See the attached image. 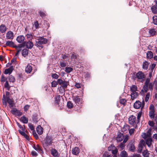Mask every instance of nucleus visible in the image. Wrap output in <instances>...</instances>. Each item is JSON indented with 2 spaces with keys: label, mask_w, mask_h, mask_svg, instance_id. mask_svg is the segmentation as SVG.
<instances>
[{
  "label": "nucleus",
  "mask_w": 157,
  "mask_h": 157,
  "mask_svg": "<svg viewBox=\"0 0 157 157\" xmlns=\"http://www.w3.org/2000/svg\"><path fill=\"white\" fill-rule=\"evenodd\" d=\"M152 142L151 137L147 138L145 142L144 140L142 139L138 145L137 152L141 153L142 151L143 147H145L146 144H147L149 147H151Z\"/></svg>",
  "instance_id": "obj_1"
},
{
  "label": "nucleus",
  "mask_w": 157,
  "mask_h": 157,
  "mask_svg": "<svg viewBox=\"0 0 157 157\" xmlns=\"http://www.w3.org/2000/svg\"><path fill=\"white\" fill-rule=\"evenodd\" d=\"M48 42V40L44 37H40L35 40V45L40 50L43 48V44H46Z\"/></svg>",
  "instance_id": "obj_2"
},
{
  "label": "nucleus",
  "mask_w": 157,
  "mask_h": 157,
  "mask_svg": "<svg viewBox=\"0 0 157 157\" xmlns=\"http://www.w3.org/2000/svg\"><path fill=\"white\" fill-rule=\"evenodd\" d=\"M150 78H147L146 79L143 87V89L145 93L147 92L148 88L150 90H153L154 83L150 82Z\"/></svg>",
  "instance_id": "obj_3"
},
{
  "label": "nucleus",
  "mask_w": 157,
  "mask_h": 157,
  "mask_svg": "<svg viewBox=\"0 0 157 157\" xmlns=\"http://www.w3.org/2000/svg\"><path fill=\"white\" fill-rule=\"evenodd\" d=\"M56 106L59 107L60 109L63 108V99L60 95L57 96L55 98V103Z\"/></svg>",
  "instance_id": "obj_4"
},
{
  "label": "nucleus",
  "mask_w": 157,
  "mask_h": 157,
  "mask_svg": "<svg viewBox=\"0 0 157 157\" xmlns=\"http://www.w3.org/2000/svg\"><path fill=\"white\" fill-rule=\"evenodd\" d=\"M6 101L9 105L10 107H13L14 106L15 104L12 99L10 98V93L8 91H6Z\"/></svg>",
  "instance_id": "obj_5"
},
{
  "label": "nucleus",
  "mask_w": 157,
  "mask_h": 157,
  "mask_svg": "<svg viewBox=\"0 0 157 157\" xmlns=\"http://www.w3.org/2000/svg\"><path fill=\"white\" fill-rule=\"evenodd\" d=\"M149 109V116L151 119H154L155 115V110L154 106L153 104H151L150 105Z\"/></svg>",
  "instance_id": "obj_6"
},
{
  "label": "nucleus",
  "mask_w": 157,
  "mask_h": 157,
  "mask_svg": "<svg viewBox=\"0 0 157 157\" xmlns=\"http://www.w3.org/2000/svg\"><path fill=\"white\" fill-rule=\"evenodd\" d=\"M52 139L50 136H47L44 140V143L43 144V146H48L52 145Z\"/></svg>",
  "instance_id": "obj_7"
},
{
  "label": "nucleus",
  "mask_w": 157,
  "mask_h": 157,
  "mask_svg": "<svg viewBox=\"0 0 157 157\" xmlns=\"http://www.w3.org/2000/svg\"><path fill=\"white\" fill-rule=\"evenodd\" d=\"M57 82L64 89L66 88L69 82L67 81H65L62 79L59 78L57 80Z\"/></svg>",
  "instance_id": "obj_8"
},
{
  "label": "nucleus",
  "mask_w": 157,
  "mask_h": 157,
  "mask_svg": "<svg viewBox=\"0 0 157 157\" xmlns=\"http://www.w3.org/2000/svg\"><path fill=\"white\" fill-rule=\"evenodd\" d=\"M72 98L74 101L78 105H81L82 103V99L79 96H73Z\"/></svg>",
  "instance_id": "obj_9"
},
{
  "label": "nucleus",
  "mask_w": 157,
  "mask_h": 157,
  "mask_svg": "<svg viewBox=\"0 0 157 157\" xmlns=\"http://www.w3.org/2000/svg\"><path fill=\"white\" fill-rule=\"evenodd\" d=\"M144 105V101H143V103L139 101H136L134 104V107L136 109H139L140 107L141 109L143 108Z\"/></svg>",
  "instance_id": "obj_10"
},
{
  "label": "nucleus",
  "mask_w": 157,
  "mask_h": 157,
  "mask_svg": "<svg viewBox=\"0 0 157 157\" xmlns=\"http://www.w3.org/2000/svg\"><path fill=\"white\" fill-rule=\"evenodd\" d=\"M148 37H153L157 34V32L156 30L154 28H151L148 29Z\"/></svg>",
  "instance_id": "obj_11"
},
{
  "label": "nucleus",
  "mask_w": 157,
  "mask_h": 157,
  "mask_svg": "<svg viewBox=\"0 0 157 157\" xmlns=\"http://www.w3.org/2000/svg\"><path fill=\"white\" fill-rule=\"evenodd\" d=\"M136 117L133 115L130 116L128 118V123L131 124L133 125L136 123Z\"/></svg>",
  "instance_id": "obj_12"
},
{
  "label": "nucleus",
  "mask_w": 157,
  "mask_h": 157,
  "mask_svg": "<svg viewBox=\"0 0 157 157\" xmlns=\"http://www.w3.org/2000/svg\"><path fill=\"white\" fill-rule=\"evenodd\" d=\"M11 112L13 114L15 115L20 116L22 115V113L16 108H12Z\"/></svg>",
  "instance_id": "obj_13"
},
{
  "label": "nucleus",
  "mask_w": 157,
  "mask_h": 157,
  "mask_svg": "<svg viewBox=\"0 0 157 157\" xmlns=\"http://www.w3.org/2000/svg\"><path fill=\"white\" fill-rule=\"evenodd\" d=\"M127 147L129 151L132 152L135 151L136 148L133 142H129Z\"/></svg>",
  "instance_id": "obj_14"
},
{
  "label": "nucleus",
  "mask_w": 157,
  "mask_h": 157,
  "mask_svg": "<svg viewBox=\"0 0 157 157\" xmlns=\"http://www.w3.org/2000/svg\"><path fill=\"white\" fill-rule=\"evenodd\" d=\"M6 36V38L10 40H12L14 37L13 33L12 31H9L7 32Z\"/></svg>",
  "instance_id": "obj_15"
},
{
  "label": "nucleus",
  "mask_w": 157,
  "mask_h": 157,
  "mask_svg": "<svg viewBox=\"0 0 157 157\" xmlns=\"http://www.w3.org/2000/svg\"><path fill=\"white\" fill-rule=\"evenodd\" d=\"M33 147L35 150L37 151L40 154H42L43 153V151L41 148V147L38 144H37L36 146L35 145H34Z\"/></svg>",
  "instance_id": "obj_16"
},
{
  "label": "nucleus",
  "mask_w": 157,
  "mask_h": 157,
  "mask_svg": "<svg viewBox=\"0 0 157 157\" xmlns=\"http://www.w3.org/2000/svg\"><path fill=\"white\" fill-rule=\"evenodd\" d=\"M136 76L138 79H140L144 78L145 77L144 73L142 72L141 71H139L136 73Z\"/></svg>",
  "instance_id": "obj_17"
},
{
  "label": "nucleus",
  "mask_w": 157,
  "mask_h": 157,
  "mask_svg": "<svg viewBox=\"0 0 157 157\" xmlns=\"http://www.w3.org/2000/svg\"><path fill=\"white\" fill-rule=\"evenodd\" d=\"M80 152L79 149L78 147H75L73 148L72 150V153L73 154L75 155H78Z\"/></svg>",
  "instance_id": "obj_18"
},
{
  "label": "nucleus",
  "mask_w": 157,
  "mask_h": 157,
  "mask_svg": "<svg viewBox=\"0 0 157 157\" xmlns=\"http://www.w3.org/2000/svg\"><path fill=\"white\" fill-rule=\"evenodd\" d=\"M13 70V66H11L8 68L6 69L5 70L4 73L5 74H10L12 72Z\"/></svg>",
  "instance_id": "obj_19"
},
{
  "label": "nucleus",
  "mask_w": 157,
  "mask_h": 157,
  "mask_svg": "<svg viewBox=\"0 0 157 157\" xmlns=\"http://www.w3.org/2000/svg\"><path fill=\"white\" fill-rule=\"evenodd\" d=\"M25 37L23 36L20 35L18 36L16 39V40L19 43H23L24 41Z\"/></svg>",
  "instance_id": "obj_20"
},
{
  "label": "nucleus",
  "mask_w": 157,
  "mask_h": 157,
  "mask_svg": "<svg viewBox=\"0 0 157 157\" xmlns=\"http://www.w3.org/2000/svg\"><path fill=\"white\" fill-rule=\"evenodd\" d=\"M26 48L28 49H31L33 46V44L32 41H29L26 42H25V45Z\"/></svg>",
  "instance_id": "obj_21"
},
{
  "label": "nucleus",
  "mask_w": 157,
  "mask_h": 157,
  "mask_svg": "<svg viewBox=\"0 0 157 157\" xmlns=\"http://www.w3.org/2000/svg\"><path fill=\"white\" fill-rule=\"evenodd\" d=\"M124 136L123 134L120 133L117 136V140L118 142H120L124 138Z\"/></svg>",
  "instance_id": "obj_22"
},
{
  "label": "nucleus",
  "mask_w": 157,
  "mask_h": 157,
  "mask_svg": "<svg viewBox=\"0 0 157 157\" xmlns=\"http://www.w3.org/2000/svg\"><path fill=\"white\" fill-rule=\"evenodd\" d=\"M5 44L6 46L13 47V48L17 47V45H15L14 43L12 41H7Z\"/></svg>",
  "instance_id": "obj_23"
},
{
  "label": "nucleus",
  "mask_w": 157,
  "mask_h": 157,
  "mask_svg": "<svg viewBox=\"0 0 157 157\" xmlns=\"http://www.w3.org/2000/svg\"><path fill=\"white\" fill-rule=\"evenodd\" d=\"M149 63L146 61H145L142 64V68L144 70H147L148 69Z\"/></svg>",
  "instance_id": "obj_24"
},
{
  "label": "nucleus",
  "mask_w": 157,
  "mask_h": 157,
  "mask_svg": "<svg viewBox=\"0 0 157 157\" xmlns=\"http://www.w3.org/2000/svg\"><path fill=\"white\" fill-rule=\"evenodd\" d=\"M36 131L39 134L41 135L43 133V129L40 125L38 126L36 128Z\"/></svg>",
  "instance_id": "obj_25"
},
{
  "label": "nucleus",
  "mask_w": 157,
  "mask_h": 157,
  "mask_svg": "<svg viewBox=\"0 0 157 157\" xmlns=\"http://www.w3.org/2000/svg\"><path fill=\"white\" fill-rule=\"evenodd\" d=\"M18 132L22 136H24V137L27 140H30L29 136L25 133V132L22 131L21 130H18Z\"/></svg>",
  "instance_id": "obj_26"
},
{
  "label": "nucleus",
  "mask_w": 157,
  "mask_h": 157,
  "mask_svg": "<svg viewBox=\"0 0 157 157\" xmlns=\"http://www.w3.org/2000/svg\"><path fill=\"white\" fill-rule=\"evenodd\" d=\"M32 70L31 66L28 64L26 67L25 71L27 73H30L31 72Z\"/></svg>",
  "instance_id": "obj_27"
},
{
  "label": "nucleus",
  "mask_w": 157,
  "mask_h": 157,
  "mask_svg": "<svg viewBox=\"0 0 157 157\" xmlns=\"http://www.w3.org/2000/svg\"><path fill=\"white\" fill-rule=\"evenodd\" d=\"M32 120L34 123H36L38 122L39 120V118L36 113H35L33 114Z\"/></svg>",
  "instance_id": "obj_28"
},
{
  "label": "nucleus",
  "mask_w": 157,
  "mask_h": 157,
  "mask_svg": "<svg viewBox=\"0 0 157 157\" xmlns=\"http://www.w3.org/2000/svg\"><path fill=\"white\" fill-rule=\"evenodd\" d=\"M29 51V50L27 49H24L21 52L22 56L25 57H26L28 55Z\"/></svg>",
  "instance_id": "obj_29"
},
{
  "label": "nucleus",
  "mask_w": 157,
  "mask_h": 157,
  "mask_svg": "<svg viewBox=\"0 0 157 157\" xmlns=\"http://www.w3.org/2000/svg\"><path fill=\"white\" fill-rule=\"evenodd\" d=\"M142 154L144 157H149L150 154L147 149H145L142 152Z\"/></svg>",
  "instance_id": "obj_30"
},
{
  "label": "nucleus",
  "mask_w": 157,
  "mask_h": 157,
  "mask_svg": "<svg viewBox=\"0 0 157 157\" xmlns=\"http://www.w3.org/2000/svg\"><path fill=\"white\" fill-rule=\"evenodd\" d=\"M6 30V28L5 25L2 24L0 26V32L2 33H5Z\"/></svg>",
  "instance_id": "obj_31"
},
{
  "label": "nucleus",
  "mask_w": 157,
  "mask_h": 157,
  "mask_svg": "<svg viewBox=\"0 0 157 157\" xmlns=\"http://www.w3.org/2000/svg\"><path fill=\"white\" fill-rule=\"evenodd\" d=\"M138 94L136 92H132L131 94V98L132 100H133L136 98L138 96Z\"/></svg>",
  "instance_id": "obj_32"
},
{
  "label": "nucleus",
  "mask_w": 157,
  "mask_h": 157,
  "mask_svg": "<svg viewBox=\"0 0 157 157\" xmlns=\"http://www.w3.org/2000/svg\"><path fill=\"white\" fill-rule=\"evenodd\" d=\"M153 57V54L151 51H149L147 53V59H150Z\"/></svg>",
  "instance_id": "obj_33"
},
{
  "label": "nucleus",
  "mask_w": 157,
  "mask_h": 157,
  "mask_svg": "<svg viewBox=\"0 0 157 157\" xmlns=\"http://www.w3.org/2000/svg\"><path fill=\"white\" fill-rule=\"evenodd\" d=\"M51 154L54 156L56 157L58 155L57 151L55 149H52L51 151Z\"/></svg>",
  "instance_id": "obj_34"
},
{
  "label": "nucleus",
  "mask_w": 157,
  "mask_h": 157,
  "mask_svg": "<svg viewBox=\"0 0 157 157\" xmlns=\"http://www.w3.org/2000/svg\"><path fill=\"white\" fill-rule=\"evenodd\" d=\"M8 80L10 82L13 83L15 81V77L12 75H10L8 77Z\"/></svg>",
  "instance_id": "obj_35"
},
{
  "label": "nucleus",
  "mask_w": 157,
  "mask_h": 157,
  "mask_svg": "<svg viewBox=\"0 0 157 157\" xmlns=\"http://www.w3.org/2000/svg\"><path fill=\"white\" fill-rule=\"evenodd\" d=\"M151 9L154 14H157V7L155 6H153L151 7Z\"/></svg>",
  "instance_id": "obj_36"
},
{
  "label": "nucleus",
  "mask_w": 157,
  "mask_h": 157,
  "mask_svg": "<svg viewBox=\"0 0 157 157\" xmlns=\"http://www.w3.org/2000/svg\"><path fill=\"white\" fill-rule=\"evenodd\" d=\"M137 87L136 85H132L130 88V90L132 92H136Z\"/></svg>",
  "instance_id": "obj_37"
},
{
  "label": "nucleus",
  "mask_w": 157,
  "mask_h": 157,
  "mask_svg": "<svg viewBox=\"0 0 157 157\" xmlns=\"http://www.w3.org/2000/svg\"><path fill=\"white\" fill-rule=\"evenodd\" d=\"M38 13L40 16L42 18H44L46 16V14L45 13L41 10H39L38 12Z\"/></svg>",
  "instance_id": "obj_38"
},
{
  "label": "nucleus",
  "mask_w": 157,
  "mask_h": 157,
  "mask_svg": "<svg viewBox=\"0 0 157 157\" xmlns=\"http://www.w3.org/2000/svg\"><path fill=\"white\" fill-rule=\"evenodd\" d=\"M21 120L24 123L27 124L28 122V118L24 116L21 117Z\"/></svg>",
  "instance_id": "obj_39"
},
{
  "label": "nucleus",
  "mask_w": 157,
  "mask_h": 157,
  "mask_svg": "<svg viewBox=\"0 0 157 157\" xmlns=\"http://www.w3.org/2000/svg\"><path fill=\"white\" fill-rule=\"evenodd\" d=\"M120 155L121 157H127L128 154L124 150L121 152Z\"/></svg>",
  "instance_id": "obj_40"
},
{
  "label": "nucleus",
  "mask_w": 157,
  "mask_h": 157,
  "mask_svg": "<svg viewBox=\"0 0 157 157\" xmlns=\"http://www.w3.org/2000/svg\"><path fill=\"white\" fill-rule=\"evenodd\" d=\"M152 22L154 25H157V16L154 15L152 17Z\"/></svg>",
  "instance_id": "obj_41"
},
{
  "label": "nucleus",
  "mask_w": 157,
  "mask_h": 157,
  "mask_svg": "<svg viewBox=\"0 0 157 157\" xmlns=\"http://www.w3.org/2000/svg\"><path fill=\"white\" fill-rule=\"evenodd\" d=\"M5 82H6L4 85V87L5 88H6L8 90H9L10 88V86L7 80H6Z\"/></svg>",
  "instance_id": "obj_42"
},
{
  "label": "nucleus",
  "mask_w": 157,
  "mask_h": 157,
  "mask_svg": "<svg viewBox=\"0 0 157 157\" xmlns=\"http://www.w3.org/2000/svg\"><path fill=\"white\" fill-rule=\"evenodd\" d=\"M7 78L6 77L3 75H2L1 77L0 81L2 82H4L7 80Z\"/></svg>",
  "instance_id": "obj_43"
},
{
  "label": "nucleus",
  "mask_w": 157,
  "mask_h": 157,
  "mask_svg": "<svg viewBox=\"0 0 157 157\" xmlns=\"http://www.w3.org/2000/svg\"><path fill=\"white\" fill-rule=\"evenodd\" d=\"M65 71L67 73H69L73 71V68L71 67H66L65 68Z\"/></svg>",
  "instance_id": "obj_44"
},
{
  "label": "nucleus",
  "mask_w": 157,
  "mask_h": 157,
  "mask_svg": "<svg viewBox=\"0 0 157 157\" xmlns=\"http://www.w3.org/2000/svg\"><path fill=\"white\" fill-rule=\"evenodd\" d=\"M59 64L60 66L62 67H65L67 66L66 63L63 61H60L59 62Z\"/></svg>",
  "instance_id": "obj_45"
},
{
  "label": "nucleus",
  "mask_w": 157,
  "mask_h": 157,
  "mask_svg": "<svg viewBox=\"0 0 157 157\" xmlns=\"http://www.w3.org/2000/svg\"><path fill=\"white\" fill-rule=\"evenodd\" d=\"M67 107L69 109H71L73 108V105L71 101H68L67 104Z\"/></svg>",
  "instance_id": "obj_46"
},
{
  "label": "nucleus",
  "mask_w": 157,
  "mask_h": 157,
  "mask_svg": "<svg viewBox=\"0 0 157 157\" xmlns=\"http://www.w3.org/2000/svg\"><path fill=\"white\" fill-rule=\"evenodd\" d=\"M6 96L5 95H3L2 98V102L4 105L5 106L6 105Z\"/></svg>",
  "instance_id": "obj_47"
},
{
  "label": "nucleus",
  "mask_w": 157,
  "mask_h": 157,
  "mask_svg": "<svg viewBox=\"0 0 157 157\" xmlns=\"http://www.w3.org/2000/svg\"><path fill=\"white\" fill-rule=\"evenodd\" d=\"M21 44H19L18 46H17V47H14L17 48H21L24 47L25 45V41L23 42V43H21Z\"/></svg>",
  "instance_id": "obj_48"
},
{
  "label": "nucleus",
  "mask_w": 157,
  "mask_h": 157,
  "mask_svg": "<svg viewBox=\"0 0 157 157\" xmlns=\"http://www.w3.org/2000/svg\"><path fill=\"white\" fill-rule=\"evenodd\" d=\"M115 148V147L113 144H111L108 147V150L109 151H112Z\"/></svg>",
  "instance_id": "obj_49"
},
{
  "label": "nucleus",
  "mask_w": 157,
  "mask_h": 157,
  "mask_svg": "<svg viewBox=\"0 0 157 157\" xmlns=\"http://www.w3.org/2000/svg\"><path fill=\"white\" fill-rule=\"evenodd\" d=\"M34 27H35L36 29L39 28V24L38 22V21H36L34 22Z\"/></svg>",
  "instance_id": "obj_50"
},
{
  "label": "nucleus",
  "mask_w": 157,
  "mask_h": 157,
  "mask_svg": "<svg viewBox=\"0 0 157 157\" xmlns=\"http://www.w3.org/2000/svg\"><path fill=\"white\" fill-rule=\"evenodd\" d=\"M57 81L56 82L55 81H54L52 82H51V85H52V87H56L57 85L58 84Z\"/></svg>",
  "instance_id": "obj_51"
},
{
  "label": "nucleus",
  "mask_w": 157,
  "mask_h": 157,
  "mask_svg": "<svg viewBox=\"0 0 157 157\" xmlns=\"http://www.w3.org/2000/svg\"><path fill=\"white\" fill-rule=\"evenodd\" d=\"M142 137L144 139H146L150 137L148 136V135L146 133H143L142 135Z\"/></svg>",
  "instance_id": "obj_52"
},
{
  "label": "nucleus",
  "mask_w": 157,
  "mask_h": 157,
  "mask_svg": "<svg viewBox=\"0 0 157 157\" xmlns=\"http://www.w3.org/2000/svg\"><path fill=\"white\" fill-rule=\"evenodd\" d=\"M77 56L78 55L76 54L74 52H73L71 55V58L72 59H76L77 57Z\"/></svg>",
  "instance_id": "obj_53"
},
{
  "label": "nucleus",
  "mask_w": 157,
  "mask_h": 157,
  "mask_svg": "<svg viewBox=\"0 0 157 157\" xmlns=\"http://www.w3.org/2000/svg\"><path fill=\"white\" fill-rule=\"evenodd\" d=\"M150 96V93H147L146 94V95L145 96V101L146 102H147L148 101L149 99V98Z\"/></svg>",
  "instance_id": "obj_54"
},
{
  "label": "nucleus",
  "mask_w": 157,
  "mask_h": 157,
  "mask_svg": "<svg viewBox=\"0 0 157 157\" xmlns=\"http://www.w3.org/2000/svg\"><path fill=\"white\" fill-rule=\"evenodd\" d=\"M126 102L125 99H121L120 100V103L122 105H124Z\"/></svg>",
  "instance_id": "obj_55"
},
{
  "label": "nucleus",
  "mask_w": 157,
  "mask_h": 157,
  "mask_svg": "<svg viewBox=\"0 0 157 157\" xmlns=\"http://www.w3.org/2000/svg\"><path fill=\"white\" fill-rule=\"evenodd\" d=\"M31 155L33 156H37L38 155V154L35 151H32L31 152Z\"/></svg>",
  "instance_id": "obj_56"
},
{
  "label": "nucleus",
  "mask_w": 157,
  "mask_h": 157,
  "mask_svg": "<svg viewBox=\"0 0 157 157\" xmlns=\"http://www.w3.org/2000/svg\"><path fill=\"white\" fill-rule=\"evenodd\" d=\"M118 152V149L116 148L114 149L113 151H112V152L113 154L114 155H117V154Z\"/></svg>",
  "instance_id": "obj_57"
},
{
  "label": "nucleus",
  "mask_w": 157,
  "mask_h": 157,
  "mask_svg": "<svg viewBox=\"0 0 157 157\" xmlns=\"http://www.w3.org/2000/svg\"><path fill=\"white\" fill-rule=\"evenodd\" d=\"M33 134L34 136V137L36 139H37L38 138V135L36 134L35 131V130H33Z\"/></svg>",
  "instance_id": "obj_58"
},
{
  "label": "nucleus",
  "mask_w": 157,
  "mask_h": 157,
  "mask_svg": "<svg viewBox=\"0 0 157 157\" xmlns=\"http://www.w3.org/2000/svg\"><path fill=\"white\" fill-rule=\"evenodd\" d=\"M148 124L150 126L152 127H154L155 123L153 121H149L148 122Z\"/></svg>",
  "instance_id": "obj_59"
},
{
  "label": "nucleus",
  "mask_w": 157,
  "mask_h": 157,
  "mask_svg": "<svg viewBox=\"0 0 157 157\" xmlns=\"http://www.w3.org/2000/svg\"><path fill=\"white\" fill-rule=\"evenodd\" d=\"M52 76L53 78L55 79H57L58 78V75L56 73L52 74Z\"/></svg>",
  "instance_id": "obj_60"
},
{
  "label": "nucleus",
  "mask_w": 157,
  "mask_h": 157,
  "mask_svg": "<svg viewBox=\"0 0 157 157\" xmlns=\"http://www.w3.org/2000/svg\"><path fill=\"white\" fill-rule=\"evenodd\" d=\"M124 143L123 142L121 143L119 145V146L121 148V150H123L124 149L125 145H124Z\"/></svg>",
  "instance_id": "obj_61"
},
{
  "label": "nucleus",
  "mask_w": 157,
  "mask_h": 157,
  "mask_svg": "<svg viewBox=\"0 0 157 157\" xmlns=\"http://www.w3.org/2000/svg\"><path fill=\"white\" fill-rule=\"evenodd\" d=\"M128 135H126L125 136V138L124 139V140H123V143H125L128 140Z\"/></svg>",
  "instance_id": "obj_62"
},
{
  "label": "nucleus",
  "mask_w": 157,
  "mask_h": 157,
  "mask_svg": "<svg viewBox=\"0 0 157 157\" xmlns=\"http://www.w3.org/2000/svg\"><path fill=\"white\" fill-rule=\"evenodd\" d=\"M129 127L130 126L128 124H125L124 125L123 129L124 130V131H125L127 129H129Z\"/></svg>",
  "instance_id": "obj_63"
},
{
  "label": "nucleus",
  "mask_w": 157,
  "mask_h": 157,
  "mask_svg": "<svg viewBox=\"0 0 157 157\" xmlns=\"http://www.w3.org/2000/svg\"><path fill=\"white\" fill-rule=\"evenodd\" d=\"M135 129L134 128H131L129 129V133L130 135H132L134 132Z\"/></svg>",
  "instance_id": "obj_64"
}]
</instances>
